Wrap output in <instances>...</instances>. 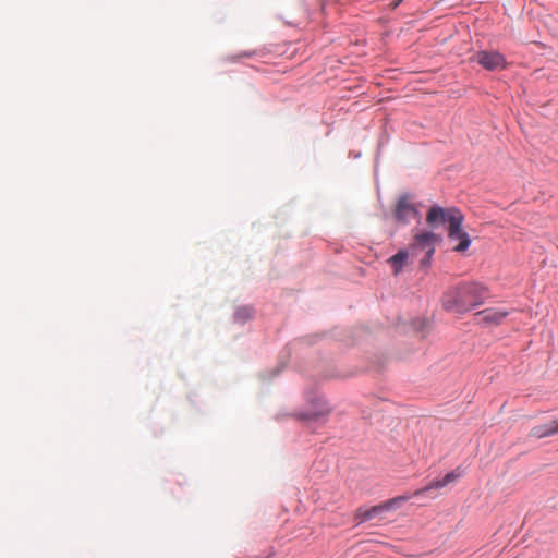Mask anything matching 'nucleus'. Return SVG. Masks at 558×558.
Segmentation results:
<instances>
[{"mask_svg":"<svg viewBox=\"0 0 558 558\" xmlns=\"http://www.w3.org/2000/svg\"><path fill=\"white\" fill-rule=\"evenodd\" d=\"M487 289L476 282H463L447 290L442 306L448 312L463 314L480 306L487 299Z\"/></svg>","mask_w":558,"mask_h":558,"instance_id":"obj_1","label":"nucleus"},{"mask_svg":"<svg viewBox=\"0 0 558 558\" xmlns=\"http://www.w3.org/2000/svg\"><path fill=\"white\" fill-rule=\"evenodd\" d=\"M437 240L436 234L433 232H423L414 235L413 242L408 250H401L388 259V263L393 269V274L398 275L407 262L410 258L413 259L418 253H424L421 259V266H428L435 252Z\"/></svg>","mask_w":558,"mask_h":558,"instance_id":"obj_2","label":"nucleus"},{"mask_svg":"<svg viewBox=\"0 0 558 558\" xmlns=\"http://www.w3.org/2000/svg\"><path fill=\"white\" fill-rule=\"evenodd\" d=\"M464 216L461 211H452L450 215V225L448 226V238L450 241H457L458 244L453 247L454 252L463 253L471 245L469 234L462 228Z\"/></svg>","mask_w":558,"mask_h":558,"instance_id":"obj_3","label":"nucleus"},{"mask_svg":"<svg viewBox=\"0 0 558 558\" xmlns=\"http://www.w3.org/2000/svg\"><path fill=\"white\" fill-rule=\"evenodd\" d=\"M411 497H412L411 495L405 494V495L395 497L386 502H383L380 505L374 506L368 509L359 508L355 513V520H357L359 523L371 520L384 511H388V510L399 507L402 502L411 499Z\"/></svg>","mask_w":558,"mask_h":558,"instance_id":"obj_4","label":"nucleus"},{"mask_svg":"<svg viewBox=\"0 0 558 558\" xmlns=\"http://www.w3.org/2000/svg\"><path fill=\"white\" fill-rule=\"evenodd\" d=\"M395 218L400 223H409L411 219L418 217V210L412 203L410 195H401L395 205Z\"/></svg>","mask_w":558,"mask_h":558,"instance_id":"obj_5","label":"nucleus"},{"mask_svg":"<svg viewBox=\"0 0 558 558\" xmlns=\"http://www.w3.org/2000/svg\"><path fill=\"white\" fill-rule=\"evenodd\" d=\"M473 60L488 71H496L506 68V60L504 56L497 51H478L473 56Z\"/></svg>","mask_w":558,"mask_h":558,"instance_id":"obj_6","label":"nucleus"},{"mask_svg":"<svg viewBox=\"0 0 558 558\" xmlns=\"http://www.w3.org/2000/svg\"><path fill=\"white\" fill-rule=\"evenodd\" d=\"M452 211H460V210L456 207H450V208L445 209L440 206H433V207H430V209L428 210V213L426 215V222L430 227H436L437 225L444 223V222H447L449 226L450 225V215L452 214Z\"/></svg>","mask_w":558,"mask_h":558,"instance_id":"obj_7","label":"nucleus"},{"mask_svg":"<svg viewBox=\"0 0 558 558\" xmlns=\"http://www.w3.org/2000/svg\"><path fill=\"white\" fill-rule=\"evenodd\" d=\"M460 476H461V472L459 471V469H457L452 472L447 473L441 480L433 481L427 486L415 490L412 496H421L432 489H440V488L447 486L448 484L457 481Z\"/></svg>","mask_w":558,"mask_h":558,"instance_id":"obj_8","label":"nucleus"},{"mask_svg":"<svg viewBox=\"0 0 558 558\" xmlns=\"http://www.w3.org/2000/svg\"><path fill=\"white\" fill-rule=\"evenodd\" d=\"M507 311L496 310V308H485L475 314L476 317L481 319L482 323L486 325H500L502 320L508 316Z\"/></svg>","mask_w":558,"mask_h":558,"instance_id":"obj_9","label":"nucleus"},{"mask_svg":"<svg viewBox=\"0 0 558 558\" xmlns=\"http://www.w3.org/2000/svg\"><path fill=\"white\" fill-rule=\"evenodd\" d=\"M331 412L330 407L325 400H317L312 411H308L301 415L306 421H319L326 418Z\"/></svg>","mask_w":558,"mask_h":558,"instance_id":"obj_10","label":"nucleus"},{"mask_svg":"<svg viewBox=\"0 0 558 558\" xmlns=\"http://www.w3.org/2000/svg\"><path fill=\"white\" fill-rule=\"evenodd\" d=\"M554 434H556L555 421H550L546 424L533 427L529 433V437L535 438V439H541L544 437L551 436Z\"/></svg>","mask_w":558,"mask_h":558,"instance_id":"obj_11","label":"nucleus"},{"mask_svg":"<svg viewBox=\"0 0 558 558\" xmlns=\"http://www.w3.org/2000/svg\"><path fill=\"white\" fill-rule=\"evenodd\" d=\"M253 312L250 307H241L234 314V319L239 323H244L246 319L251 318Z\"/></svg>","mask_w":558,"mask_h":558,"instance_id":"obj_12","label":"nucleus"},{"mask_svg":"<svg viewBox=\"0 0 558 558\" xmlns=\"http://www.w3.org/2000/svg\"><path fill=\"white\" fill-rule=\"evenodd\" d=\"M401 0L395 1L391 3V7L395 9L400 4Z\"/></svg>","mask_w":558,"mask_h":558,"instance_id":"obj_13","label":"nucleus"},{"mask_svg":"<svg viewBox=\"0 0 558 558\" xmlns=\"http://www.w3.org/2000/svg\"><path fill=\"white\" fill-rule=\"evenodd\" d=\"M555 430H556V434L558 433V422L555 421Z\"/></svg>","mask_w":558,"mask_h":558,"instance_id":"obj_14","label":"nucleus"}]
</instances>
